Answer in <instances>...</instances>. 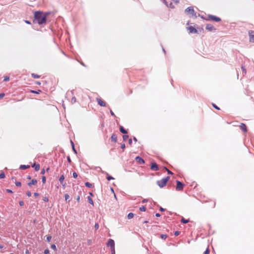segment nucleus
Here are the masks:
<instances>
[{"instance_id": "774afa93", "label": "nucleus", "mask_w": 254, "mask_h": 254, "mask_svg": "<svg viewBox=\"0 0 254 254\" xmlns=\"http://www.w3.org/2000/svg\"><path fill=\"white\" fill-rule=\"evenodd\" d=\"M30 253L28 250H26L25 251V254H29Z\"/></svg>"}, {"instance_id": "a211bd4d", "label": "nucleus", "mask_w": 254, "mask_h": 254, "mask_svg": "<svg viewBox=\"0 0 254 254\" xmlns=\"http://www.w3.org/2000/svg\"><path fill=\"white\" fill-rule=\"evenodd\" d=\"M30 167L29 165H21L19 167V169L21 170H25Z\"/></svg>"}, {"instance_id": "3c124183", "label": "nucleus", "mask_w": 254, "mask_h": 254, "mask_svg": "<svg viewBox=\"0 0 254 254\" xmlns=\"http://www.w3.org/2000/svg\"><path fill=\"white\" fill-rule=\"evenodd\" d=\"M26 195L28 196H30L31 195V192L30 191H27L26 192Z\"/></svg>"}, {"instance_id": "79ce46f5", "label": "nucleus", "mask_w": 254, "mask_h": 254, "mask_svg": "<svg viewBox=\"0 0 254 254\" xmlns=\"http://www.w3.org/2000/svg\"><path fill=\"white\" fill-rule=\"evenodd\" d=\"M43 200L45 202H48L49 201V198L48 197H44Z\"/></svg>"}, {"instance_id": "de8ad7c7", "label": "nucleus", "mask_w": 254, "mask_h": 254, "mask_svg": "<svg viewBox=\"0 0 254 254\" xmlns=\"http://www.w3.org/2000/svg\"><path fill=\"white\" fill-rule=\"evenodd\" d=\"M242 69L243 70V73L246 74V69L243 66H242Z\"/></svg>"}, {"instance_id": "1a4fd4ad", "label": "nucleus", "mask_w": 254, "mask_h": 254, "mask_svg": "<svg viewBox=\"0 0 254 254\" xmlns=\"http://www.w3.org/2000/svg\"><path fill=\"white\" fill-rule=\"evenodd\" d=\"M150 168L153 171H158L159 169L158 165L155 162L151 163Z\"/></svg>"}, {"instance_id": "4d7b16f0", "label": "nucleus", "mask_w": 254, "mask_h": 254, "mask_svg": "<svg viewBox=\"0 0 254 254\" xmlns=\"http://www.w3.org/2000/svg\"><path fill=\"white\" fill-rule=\"evenodd\" d=\"M132 139L131 138L129 139H128V143L130 145H131L132 144Z\"/></svg>"}, {"instance_id": "4468645a", "label": "nucleus", "mask_w": 254, "mask_h": 254, "mask_svg": "<svg viewBox=\"0 0 254 254\" xmlns=\"http://www.w3.org/2000/svg\"><path fill=\"white\" fill-rule=\"evenodd\" d=\"M64 175H62L59 178V182L63 187H64L65 186V183H64Z\"/></svg>"}, {"instance_id": "6ab92c4d", "label": "nucleus", "mask_w": 254, "mask_h": 254, "mask_svg": "<svg viewBox=\"0 0 254 254\" xmlns=\"http://www.w3.org/2000/svg\"><path fill=\"white\" fill-rule=\"evenodd\" d=\"M181 221L183 223L186 224V223H187L190 222V220L189 219H186L184 217H182V218L181 219Z\"/></svg>"}, {"instance_id": "9d476101", "label": "nucleus", "mask_w": 254, "mask_h": 254, "mask_svg": "<svg viewBox=\"0 0 254 254\" xmlns=\"http://www.w3.org/2000/svg\"><path fill=\"white\" fill-rule=\"evenodd\" d=\"M205 28L209 31H213L216 30V29L214 28V27L211 24H207L206 25Z\"/></svg>"}, {"instance_id": "ddd939ff", "label": "nucleus", "mask_w": 254, "mask_h": 254, "mask_svg": "<svg viewBox=\"0 0 254 254\" xmlns=\"http://www.w3.org/2000/svg\"><path fill=\"white\" fill-rule=\"evenodd\" d=\"M240 127L241 129L244 132H247V127L246 125L245 124L241 123V125L240 126Z\"/></svg>"}, {"instance_id": "4c0bfd02", "label": "nucleus", "mask_w": 254, "mask_h": 254, "mask_svg": "<svg viewBox=\"0 0 254 254\" xmlns=\"http://www.w3.org/2000/svg\"><path fill=\"white\" fill-rule=\"evenodd\" d=\"M51 248L54 250H57L56 246L55 244H52L51 246Z\"/></svg>"}, {"instance_id": "052dcab7", "label": "nucleus", "mask_w": 254, "mask_h": 254, "mask_svg": "<svg viewBox=\"0 0 254 254\" xmlns=\"http://www.w3.org/2000/svg\"><path fill=\"white\" fill-rule=\"evenodd\" d=\"M67 161H68L69 163H71V159H70V157H69V156H68V157H67Z\"/></svg>"}, {"instance_id": "2eb2a0df", "label": "nucleus", "mask_w": 254, "mask_h": 254, "mask_svg": "<svg viewBox=\"0 0 254 254\" xmlns=\"http://www.w3.org/2000/svg\"><path fill=\"white\" fill-rule=\"evenodd\" d=\"M37 183V180L34 179L31 180V182L27 183V185L31 187L32 185H35Z\"/></svg>"}, {"instance_id": "423d86ee", "label": "nucleus", "mask_w": 254, "mask_h": 254, "mask_svg": "<svg viewBox=\"0 0 254 254\" xmlns=\"http://www.w3.org/2000/svg\"><path fill=\"white\" fill-rule=\"evenodd\" d=\"M107 245L110 247L111 250L115 249V242L113 239H109Z\"/></svg>"}, {"instance_id": "bb28decb", "label": "nucleus", "mask_w": 254, "mask_h": 254, "mask_svg": "<svg viewBox=\"0 0 254 254\" xmlns=\"http://www.w3.org/2000/svg\"><path fill=\"white\" fill-rule=\"evenodd\" d=\"M5 177V174L3 172H2L0 174V179H3V178H4Z\"/></svg>"}, {"instance_id": "603ef678", "label": "nucleus", "mask_w": 254, "mask_h": 254, "mask_svg": "<svg viewBox=\"0 0 254 254\" xmlns=\"http://www.w3.org/2000/svg\"><path fill=\"white\" fill-rule=\"evenodd\" d=\"M19 205H20L21 206H23V205H24V202H23V201H20L19 202Z\"/></svg>"}, {"instance_id": "2f4dec72", "label": "nucleus", "mask_w": 254, "mask_h": 254, "mask_svg": "<svg viewBox=\"0 0 254 254\" xmlns=\"http://www.w3.org/2000/svg\"><path fill=\"white\" fill-rule=\"evenodd\" d=\"M42 181L43 184H45L46 181V178L45 176H42Z\"/></svg>"}, {"instance_id": "4be33fe9", "label": "nucleus", "mask_w": 254, "mask_h": 254, "mask_svg": "<svg viewBox=\"0 0 254 254\" xmlns=\"http://www.w3.org/2000/svg\"><path fill=\"white\" fill-rule=\"evenodd\" d=\"M134 216V214L132 212H130L127 215V218L128 219H130L131 218H132Z\"/></svg>"}, {"instance_id": "dca6fc26", "label": "nucleus", "mask_w": 254, "mask_h": 254, "mask_svg": "<svg viewBox=\"0 0 254 254\" xmlns=\"http://www.w3.org/2000/svg\"><path fill=\"white\" fill-rule=\"evenodd\" d=\"M111 140L114 142H116L117 141V136L116 134L113 133L111 137Z\"/></svg>"}, {"instance_id": "a878e982", "label": "nucleus", "mask_w": 254, "mask_h": 254, "mask_svg": "<svg viewBox=\"0 0 254 254\" xmlns=\"http://www.w3.org/2000/svg\"><path fill=\"white\" fill-rule=\"evenodd\" d=\"M40 165L39 164H37L36 165H35V171H38L40 169Z\"/></svg>"}, {"instance_id": "f3484780", "label": "nucleus", "mask_w": 254, "mask_h": 254, "mask_svg": "<svg viewBox=\"0 0 254 254\" xmlns=\"http://www.w3.org/2000/svg\"><path fill=\"white\" fill-rule=\"evenodd\" d=\"M120 131L122 133H124V134H127V130L125 129V128L123 127V126H120Z\"/></svg>"}, {"instance_id": "5701e85b", "label": "nucleus", "mask_w": 254, "mask_h": 254, "mask_svg": "<svg viewBox=\"0 0 254 254\" xmlns=\"http://www.w3.org/2000/svg\"><path fill=\"white\" fill-rule=\"evenodd\" d=\"M160 237L163 240H165L168 237V235L166 234H161Z\"/></svg>"}, {"instance_id": "13d9d810", "label": "nucleus", "mask_w": 254, "mask_h": 254, "mask_svg": "<svg viewBox=\"0 0 254 254\" xmlns=\"http://www.w3.org/2000/svg\"><path fill=\"white\" fill-rule=\"evenodd\" d=\"M45 169H42V171H41V174H45Z\"/></svg>"}, {"instance_id": "20e7f679", "label": "nucleus", "mask_w": 254, "mask_h": 254, "mask_svg": "<svg viewBox=\"0 0 254 254\" xmlns=\"http://www.w3.org/2000/svg\"><path fill=\"white\" fill-rule=\"evenodd\" d=\"M177 186L176 188V190L177 191H181L183 190L184 187L185 186L184 184L181 182L177 180L176 181Z\"/></svg>"}, {"instance_id": "338daca9", "label": "nucleus", "mask_w": 254, "mask_h": 254, "mask_svg": "<svg viewBox=\"0 0 254 254\" xmlns=\"http://www.w3.org/2000/svg\"><path fill=\"white\" fill-rule=\"evenodd\" d=\"M147 202V199H144L142 200V202H143V203H145V202Z\"/></svg>"}, {"instance_id": "e2e57ef3", "label": "nucleus", "mask_w": 254, "mask_h": 254, "mask_svg": "<svg viewBox=\"0 0 254 254\" xmlns=\"http://www.w3.org/2000/svg\"><path fill=\"white\" fill-rule=\"evenodd\" d=\"M25 23H27V24H31V22L30 21H29V20H25Z\"/></svg>"}, {"instance_id": "58836bf2", "label": "nucleus", "mask_w": 254, "mask_h": 254, "mask_svg": "<svg viewBox=\"0 0 254 254\" xmlns=\"http://www.w3.org/2000/svg\"><path fill=\"white\" fill-rule=\"evenodd\" d=\"M72 175L74 178H76L78 176V175L76 172H73Z\"/></svg>"}, {"instance_id": "f03ea898", "label": "nucleus", "mask_w": 254, "mask_h": 254, "mask_svg": "<svg viewBox=\"0 0 254 254\" xmlns=\"http://www.w3.org/2000/svg\"><path fill=\"white\" fill-rule=\"evenodd\" d=\"M170 179V177L167 176L161 180L157 181L156 183L160 188H162L166 185L167 183L169 181Z\"/></svg>"}, {"instance_id": "aec40b11", "label": "nucleus", "mask_w": 254, "mask_h": 254, "mask_svg": "<svg viewBox=\"0 0 254 254\" xmlns=\"http://www.w3.org/2000/svg\"><path fill=\"white\" fill-rule=\"evenodd\" d=\"M105 174H106L107 175V178H106V179H107V180H108V181H110V180H113V179H114V178L113 177H112L111 176H110V175L108 174V173L105 172Z\"/></svg>"}, {"instance_id": "49530a36", "label": "nucleus", "mask_w": 254, "mask_h": 254, "mask_svg": "<svg viewBox=\"0 0 254 254\" xmlns=\"http://www.w3.org/2000/svg\"><path fill=\"white\" fill-rule=\"evenodd\" d=\"M126 147V145L125 143H123L121 144V148L122 149H124Z\"/></svg>"}, {"instance_id": "680f3d73", "label": "nucleus", "mask_w": 254, "mask_h": 254, "mask_svg": "<svg viewBox=\"0 0 254 254\" xmlns=\"http://www.w3.org/2000/svg\"><path fill=\"white\" fill-rule=\"evenodd\" d=\"M34 195L35 196H38L39 195V193H38V192H35V193H34Z\"/></svg>"}, {"instance_id": "a18cd8bd", "label": "nucleus", "mask_w": 254, "mask_h": 254, "mask_svg": "<svg viewBox=\"0 0 254 254\" xmlns=\"http://www.w3.org/2000/svg\"><path fill=\"white\" fill-rule=\"evenodd\" d=\"M72 149L75 154H77V151L74 147V145H73V147H72Z\"/></svg>"}, {"instance_id": "c03bdc74", "label": "nucleus", "mask_w": 254, "mask_h": 254, "mask_svg": "<svg viewBox=\"0 0 254 254\" xmlns=\"http://www.w3.org/2000/svg\"><path fill=\"white\" fill-rule=\"evenodd\" d=\"M212 106L214 108H215L217 110H220V108L215 104H212Z\"/></svg>"}, {"instance_id": "c85d7f7f", "label": "nucleus", "mask_w": 254, "mask_h": 254, "mask_svg": "<svg viewBox=\"0 0 254 254\" xmlns=\"http://www.w3.org/2000/svg\"><path fill=\"white\" fill-rule=\"evenodd\" d=\"M139 210L141 211H145L146 207L144 206H142L140 207Z\"/></svg>"}, {"instance_id": "c756f323", "label": "nucleus", "mask_w": 254, "mask_h": 254, "mask_svg": "<svg viewBox=\"0 0 254 254\" xmlns=\"http://www.w3.org/2000/svg\"><path fill=\"white\" fill-rule=\"evenodd\" d=\"M128 138V135L125 134L123 136V138L124 141H126V140Z\"/></svg>"}, {"instance_id": "0e129e2a", "label": "nucleus", "mask_w": 254, "mask_h": 254, "mask_svg": "<svg viewBox=\"0 0 254 254\" xmlns=\"http://www.w3.org/2000/svg\"><path fill=\"white\" fill-rule=\"evenodd\" d=\"M155 216H156V217H160L161 215H160V214L159 213H156Z\"/></svg>"}, {"instance_id": "a19ab883", "label": "nucleus", "mask_w": 254, "mask_h": 254, "mask_svg": "<svg viewBox=\"0 0 254 254\" xmlns=\"http://www.w3.org/2000/svg\"><path fill=\"white\" fill-rule=\"evenodd\" d=\"M44 254H50V252L48 249H46L44 250Z\"/></svg>"}, {"instance_id": "e433bc0d", "label": "nucleus", "mask_w": 254, "mask_h": 254, "mask_svg": "<svg viewBox=\"0 0 254 254\" xmlns=\"http://www.w3.org/2000/svg\"><path fill=\"white\" fill-rule=\"evenodd\" d=\"M9 80V76H5L3 79V81H8Z\"/></svg>"}, {"instance_id": "bf43d9fd", "label": "nucleus", "mask_w": 254, "mask_h": 254, "mask_svg": "<svg viewBox=\"0 0 254 254\" xmlns=\"http://www.w3.org/2000/svg\"><path fill=\"white\" fill-rule=\"evenodd\" d=\"M159 210H160L161 211H162V212H163V211H165V209H164V208H162V207H160Z\"/></svg>"}, {"instance_id": "f8f14e48", "label": "nucleus", "mask_w": 254, "mask_h": 254, "mask_svg": "<svg viewBox=\"0 0 254 254\" xmlns=\"http://www.w3.org/2000/svg\"><path fill=\"white\" fill-rule=\"evenodd\" d=\"M188 30L189 31V33H197V30L193 27L190 26L188 27Z\"/></svg>"}, {"instance_id": "72a5a7b5", "label": "nucleus", "mask_w": 254, "mask_h": 254, "mask_svg": "<svg viewBox=\"0 0 254 254\" xmlns=\"http://www.w3.org/2000/svg\"><path fill=\"white\" fill-rule=\"evenodd\" d=\"M52 239V236H50V235H49V236H47V241L48 242H50Z\"/></svg>"}, {"instance_id": "cd10ccee", "label": "nucleus", "mask_w": 254, "mask_h": 254, "mask_svg": "<svg viewBox=\"0 0 254 254\" xmlns=\"http://www.w3.org/2000/svg\"><path fill=\"white\" fill-rule=\"evenodd\" d=\"M41 91L40 90H38L37 91L35 90H31V93H36V94H39Z\"/></svg>"}, {"instance_id": "ea45409f", "label": "nucleus", "mask_w": 254, "mask_h": 254, "mask_svg": "<svg viewBox=\"0 0 254 254\" xmlns=\"http://www.w3.org/2000/svg\"><path fill=\"white\" fill-rule=\"evenodd\" d=\"M94 228L95 230H97L99 228V224L98 223H96L95 224Z\"/></svg>"}, {"instance_id": "6e6d98bb", "label": "nucleus", "mask_w": 254, "mask_h": 254, "mask_svg": "<svg viewBox=\"0 0 254 254\" xmlns=\"http://www.w3.org/2000/svg\"><path fill=\"white\" fill-rule=\"evenodd\" d=\"M110 114L112 116H115V114L114 113V112L112 111V110L110 109Z\"/></svg>"}, {"instance_id": "6e6552de", "label": "nucleus", "mask_w": 254, "mask_h": 254, "mask_svg": "<svg viewBox=\"0 0 254 254\" xmlns=\"http://www.w3.org/2000/svg\"><path fill=\"white\" fill-rule=\"evenodd\" d=\"M96 101L97 102L98 104L99 105H100V106H101V107H106V106L107 104L104 101H103L101 99L97 98H96Z\"/></svg>"}, {"instance_id": "393cba45", "label": "nucleus", "mask_w": 254, "mask_h": 254, "mask_svg": "<svg viewBox=\"0 0 254 254\" xmlns=\"http://www.w3.org/2000/svg\"><path fill=\"white\" fill-rule=\"evenodd\" d=\"M85 185L86 187H87L88 188H91L92 186V184L90 183H89V182H86L85 183Z\"/></svg>"}, {"instance_id": "412c9836", "label": "nucleus", "mask_w": 254, "mask_h": 254, "mask_svg": "<svg viewBox=\"0 0 254 254\" xmlns=\"http://www.w3.org/2000/svg\"><path fill=\"white\" fill-rule=\"evenodd\" d=\"M87 199H88V201L89 202V203L92 205H93L94 204V202H93V201L92 200V199L91 198V197L90 196H88L87 197Z\"/></svg>"}, {"instance_id": "5fc2aeb1", "label": "nucleus", "mask_w": 254, "mask_h": 254, "mask_svg": "<svg viewBox=\"0 0 254 254\" xmlns=\"http://www.w3.org/2000/svg\"><path fill=\"white\" fill-rule=\"evenodd\" d=\"M111 254H115V249H111Z\"/></svg>"}, {"instance_id": "7c9ffc66", "label": "nucleus", "mask_w": 254, "mask_h": 254, "mask_svg": "<svg viewBox=\"0 0 254 254\" xmlns=\"http://www.w3.org/2000/svg\"><path fill=\"white\" fill-rule=\"evenodd\" d=\"M164 169L167 171V173L168 174H169V175L173 174V173L171 171L168 170L166 167H164Z\"/></svg>"}, {"instance_id": "9b49d317", "label": "nucleus", "mask_w": 254, "mask_h": 254, "mask_svg": "<svg viewBox=\"0 0 254 254\" xmlns=\"http://www.w3.org/2000/svg\"><path fill=\"white\" fill-rule=\"evenodd\" d=\"M135 159V161L139 164H143L145 163L144 160L139 156H136Z\"/></svg>"}, {"instance_id": "0eeeda50", "label": "nucleus", "mask_w": 254, "mask_h": 254, "mask_svg": "<svg viewBox=\"0 0 254 254\" xmlns=\"http://www.w3.org/2000/svg\"><path fill=\"white\" fill-rule=\"evenodd\" d=\"M249 35L250 37V42L254 43V31L250 30L249 31Z\"/></svg>"}, {"instance_id": "f704fd0d", "label": "nucleus", "mask_w": 254, "mask_h": 254, "mask_svg": "<svg viewBox=\"0 0 254 254\" xmlns=\"http://www.w3.org/2000/svg\"><path fill=\"white\" fill-rule=\"evenodd\" d=\"M15 184L17 187H20L21 185V183L20 182H16Z\"/></svg>"}, {"instance_id": "7ed1b4c3", "label": "nucleus", "mask_w": 254, "mask_h": 254, "mask_svg": "<svg viewBox=\"0 0 254 254\" xmlns=\"http://www.w3.org/2000/svg\"><path fill=\"white\" fill-rule=\"evenodd\" d=\"M185 13L186 14H191L190 17L196 18L197 16L196 13L194 12L193 7L192 6H190L186 9Z\"/></svg>"}, {"instance_id": "09e8293b", "label": "nucleus", "mask_w": 254, "mask_h": 254, "mask_svg": "<svg viewBox=\"0 0 254 254\" xmlns=\"http://www.w3.org/2000/svg\"><path fill=\"white\" fill-rule=\"evenodd\" d=\"M180 232L178 231H176L175 232V233H174V235L176 236H178L179 234H180Z\"/></svg>"}, {"instance_id": "8fccbe9b", "label": "nucleus", "mask_w": 254, "mask_h": 254, "mask_svg": "<svg viewBox=\"0 0 254 254\" xmlns=\"http://www.w3.org/2000/svg\"><path fill=\"white\" fill-rule=\"evenodd\" d=\"M6 191L8 193H12L13 191L10 189H6Z\"/></svg>"}, {"instance_id": "37998d69", "label": "nucleus", "mask_w": 254, "mask_h": 254, "mask_svg": "<svg viewBox=\"0 0 254 254\" xmlns=\"http://www.w3.org/2000/svg\"><path fill=\"white\" fill-rule=\"evenodd\" d=\"M76 102V98L75 97H73L71 99L72 103H75Z\"/></svg>"}, {"instance_id": "b1692460", "label": "nucleus", "mask_w": 254, "mask_h": 254, "mask_svg": "<svg viewBox=\"0 0 254 254\" xmlns=\"http://www.w3.org/2000/svg\"><path fill=\"white\" fill-rule=\"evenodd\" d=\"M31 76L34 78H39L40 77V75L35 73H32Z\"/></svg>"}, {"instance_id": "c9c22d12", "label": "nucleus", "mask_w": 254, "mask_h": 254, "mask_svg": "<svg viewBox=\"0 0 254 254\" xmlns=\"http://www.w3.org/2000/svg\"><path fill=\"white\" fill-rule=\"evenodd\" d=\"M64 198H65V200H67V199H69V195L67 193H66L64 194Z\"/></svg>"}, {"instance_id": "39448f33", "label": "nucleus", "mask_w": 254, "mask_h": 254, "mask_svg": "<svg viewBox=\"0 0 254 254\" xmlns=\"http://www.w3.org/2000/svg\"><path fill=\"white\" fill-rule=\"evenodd\" d=\"M208 19H206V20H211L216 22H219L221 20L220 18L211 14L208 15Z\"/></svg>"}, {"instance_id": "69168bd1", "label": "nucleus", "mask_w": 254, "mask_h": 254, "mask_svg": "<svg viewBox=\"0 0 254 254\" xmlns=\"http://www.w3.org/2000/svg\"><path fill=\"white\" fill-rule=\"evenodd\" d=\"M76 200L77 201H78V202L79 201V200H80V196L79 195L77 196V197L76 198Z\"/></svg>"}, {"instance_id": "864d4df0", "label": "nucleus", "mask_w": 254, "mask_h": 254, "mask_svg": "<svg viewBox=\"0 0 254 254\" xmlns=\"http://www.w3.org/2000/svg\"><path fill=\"white\" fill-rule=\"evenodd\" d=\"M5 94L4 93H0V99H1L4 96Z\"/></svg>"}, {"instance_id": "473e14b6", "label": "nucleus", "mask_w": 254, "mask_h": 254, "mask_svg": "<svg viewBox=\"0 0 254 254\" xmlns=\"http://www.w3.org/2000/svg\"><path fill=\"white\" fill-rule=\"evenodd\" d=\"M210 251L208 248H207L205 252H204V254H209Z\"/></svg>"}, {"instance_id": "f257e3e1", "label": "nucleus", "mask_w": 254, "mask_h": 254, "mask_svg": "<svg viewBox=\"0 0 254 254\" xmlns=\"http://www.w3.org/2000/svg\"><path fill=\"white\" fill-rule=\"evenodd\" d=\"M49 14L50 12H43L41 11H35L34 14L33 23H37L39 25L46 24L47 16Z\"/></svg>"}]
</instances>
